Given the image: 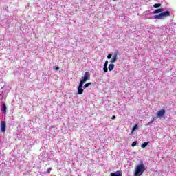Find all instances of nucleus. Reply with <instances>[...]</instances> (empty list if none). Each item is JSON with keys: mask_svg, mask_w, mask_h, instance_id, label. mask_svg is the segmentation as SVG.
Instances as JSON below:
<instances>
[{"mask_svg": "<svg viewBox=\"0 0 176 176\" xmlns=\"http://www.w3.org/2000/svg\"><path fill=\"white\" fill-rule=\"evenodd\" d=\"M160 6H162V4L161 3H155L153 5V8H160Z\"/></svg>", "mask_w": 176, "mask_h": 176, "instance_id": "16", "label": "nucleus"}, {"mask_svg": "<svg viewBox=\"0 0 176 176\" xmlns=\"http://www.w3.org/2000/svg\"><path fill=\"white\" fill-rule=\"evenodd\" d=\"M89 76H90V74H89V72H85L84 74V77L82 78V79L81 80L82 82H84V83L85 82H87V80H89Z\"/></svg>", "mask_w": 176, "mask_h": 176, "instance_id": "5", "label": "nucleus"}, {"mask_svg": "<svg viewBox=\"0 0 176 176\" xmlns=\"http://www.w3.org/2000/svg\"><path fill=\"white\" fill-rule=\"evenodd\" d=\"M83 88L81 87H78V94L80 95V94H83Z\"/></svg>", "mask_w": 176, "mask_h": 176, "instance_id": "11", "label": "nucleus"}, {"mask_svg": "<svg viewBox=\"0 0 176 176\" xmlns=\"http://www.w3.org/2000/svg\"><path fill=\"white\" fill-rule=\"evenodd\" d=\"M116 60H118V54H114V56L111 59V63H116Z\"/></svg>", "mask_w": 176, "mask_h": 176, "instance_id": "6", "label": "nucleus"}, {"mask_svg": "<svg viewBox=\"0 0 176 176\" xmlns=\"http://www.w3.org/2000/svg\"><path fill=\"white\" fill-rule=\"evenodd\" d=\"M50 171H52V168H47V173L48 174H50Z\"/></svg>", "mask_w": 176, "mask_h": 176, "instance_id": "20", "label": "nucleus"}, {"mask_svg": "<svg viewBox=\"0 0 176 176\" xmlns=\"http://www.w3.org/2000/svg\"><path fill=\"white\" fill-rule=\"evenodd\" d=\"M170 11H164L163 12L160 13L158 15H154V19H163V17H167L170 16Z\"/></svg>", "mask_w": 176, "mask_h": 176, "instance_id": "2", "label": "nucleus"}, {"mask_svg": "<svg viewBox=\"0 0 176 176\" xmlns=\"http://www.w3.org/2000/svg\"><path fill=\"white\" fill-rule=\"evenodd\" d=\"M116 173H111V176H122V173L120 171H117Z\"/></svg>", "mask_w": 176, "mask_h": 176, "instance_id": "9", "label": "nucleus"}, {"mask_svg": "<svg viewBox=\"0 0 176 176\" xmlns=\"http://www.w3.org/2000/svg\"><path fill=\"white\" fill-rule=\"evenodd\" d=\"M55 69H56V71H58V69H60V67H56L55 68Z\"/></svg>", "mask_w": 176, "mask_h": 176, "instance_id": "24", "label": "nucleus"}, {"mask_svg": "<svg viewBox=\"0 0 176 176\" xmlns=\"http://www.w3.org/2000/svg\"><path fill=\"white\" fill-rule=\"evenodd\" d=\"M137 129H138V125L135 124L133 129H132V131L131 132V134H133V133H134L135 130H137Z\"/></svg>", "mask_w": 176, "mask_h": 176, "instance_id": "12", "label": "nucleus"}, {"mask_svg": "<svg viewBox=\"0 0 176 176\" xmlns=\"http://www.w3.org/2000/svg\"><path fill=\"white\" fill-rule=\"evenodd\" d=\"M2 108H3L2 109L3 113H4V115H6V109H7L6 104L3 103L2 104Z\"/></svg>", "mask_w": 176, "mask_h": 176, "instance_id": "8", "label": "nucleus"}, {"mask_svg": "<svg viewBox=\"0 0 176 176\" xmlns=\"http://www.w3.org/2000/svg\"><path fill=\"white\" fill-rule=\"evenodd\" d=\"M153 122H155V119L154 118L151 121L149 122V124L153 123Z\"/></svg>", "mask_w": 176, "mask_h": 176, "instance_id": "22", "label": "nucleus"}, {"mask_svg": "<svg viewBox=\"0 0 176 176\" xmlns=\"http://www.w3.org/2000/svg\"><path fill=\"white\" fill-rule=\"evenodd\" d=\"M107 58L109 60L111 58H112V54H109L107 56Z\"/></svg>", "mask_w": 176, "mask_h": 176, "instance_id": "19", "label": "nucleus"}, {"mask_svg": "<svg viewBox=\"0 0 176 176\" xmlns=\"http://www.w3.org/2000/svg\"><path fill=\"white\" fill-rule=\"evenodd\" d=\"M166 114V110L165 109H162L157 113V116L158 118H163L164 115Z\"/></svg>", "mask_w": 176, "mask_h": 176, "instance_id": "3", "label": "nucleus"}, {"mask_svg": "<svg viewBox=\"0 0 176 176\" xmlns=\"http://www.w3.org/2000/svg\"><path fill=\"white\" fill-rule=\"evenodd\" d=\"M1 131L2 133H5L6 131V122L1 121Z\"/></svg>", "mask_w": 176, "mask_h": 176, "instance_id": "4", "label": "nucleus"}, {"mask_svg": "<svg viewBox=\"0 0 176 176\" xmlns=\"http://www.w3.org/2000/svg\"><path fill=\"white\" fill-rule=\"evenodd\" d=\"M114 68H115V65L113 63L109 65V71H113Z\"/></svg>", "mask_w": 176, "mask_h": 176, "instance_id": "10", "label": "nucleus"}, {"mask_svg": "<svg viewBox=\"0 0 176 176\" xmlns=\"http://www.w3.org/2000/svg\"><path fill=\"white\" fill-rule=\"evenodd\" d=\"M148 144H149V142H144V143H143V144H142L141 146H142V148H146V146H148Z\"/></svg>", "mask_w": 176, "mask_h": 176, "instance_id": "13", "label": "nucleus"}, {"mask_svg": "<svg viewBox=\"0 0 176 176\" xmlns=\"http://www.w3.org/2000/svg\"><path fill=\"white\" fill-rule=\"evenodd\" d=\"M137 146V142H133L131 144V146H133V148H134V146Z\"/></svg>", "mask_w": 176, "mask_h": 176, "instance_id": "18", "label": "nucleus"}, {"mask_svg": "<svg viewBox=\"0 0 176 176\" xmlns=\"http://www.w3.org/2000/svg\"><path fill=\"white\" fill-rule=\"evenodd\" d=\"M103 71L104 72H108V67H104Z\"/></svg>", "mask_w": 176, "mask_h": 176, "instance_id": "17", "label": "nucleus"}, {"mask_svg": "<svg viewBox=\"0 0 176 176\" xmlns=\"http://www.w3.org/2000/svg\"><path fill=\"white\" fill-rule=\"evenodd\" d=\"M111 119H112L113 120H115V119H116V116H113L111 117Z\"/></svg>", "mask_w": 176, "mask_h": 176, "instance_id": "23", "label": "nucleus"}, {"mask_svg": "<svg viewBox=\"0 0 176 176\" xmlns=\"http://www.w3.org/2000/svg\"><path fill=\"white\" fill-rule=\"evenodd\" d=\"M104 67H108V60H106Z\"/></svg>", "mask_w": 176, "mask_h": 176, "instance_id": "21", "label": "nucleus"}, {"mask_svg": "<svg viewBox=\"0 0 176 176\" xmlns=\"http://www.w3.org/2000/svg\"><path fill=\"white\" fill-rule=\"evenodd\" d=\"M144 171H145V166L144 164H140L135 167L134 176H141L144 174Z\"/></svg>", "mask_w": 176, "mask_h": 176, "instance_id": "1", "label": "nucleus"}, {"mask_svg": "<svg viewBox=\"0 0 176 176\" xmlns=\"http://www.w3.org/2000/svg\"><path fill=\"white\" fill-rule=\"evenodd\" d=\"M85 84V82H83L82 80H81L79 83V85H78V87H81V88H83L84 86L83 85Z\"/></svg>", "mask_w": 176, "mask_h": 176, "instance_id": "15", "label": "nucleus"}, {"mask_svg": "<svg viewBox=\"0 0 176 176\" xmlns=\"http://www.w3.org/2000/svg\"><path fill=\"white\" fill-rule=\"evenodd\" d=\"M91 84H92L91 82H87L85 85H84L83 88L86 89V88L89 87V86H91Z\"/></svg>", "mask_w": 176, "mask_h": 176, "instance_id": "14", "label": "nucleus"}, {"mask_svg": "<svg viewBox=\"0 0 176 176\" xmlns=\"http://www.w3.org/2000/svg\"><path fill=\"white\" fill-rule=\"evenodd\" d=\"M163 12V9L162 8H158L155 10V11L153 12V14H157V13H162Z\"/></svg>", "mask_w": 176, "mask_h": 176, "instance_id": "7", "label": "nucleus"}]
</instances>
